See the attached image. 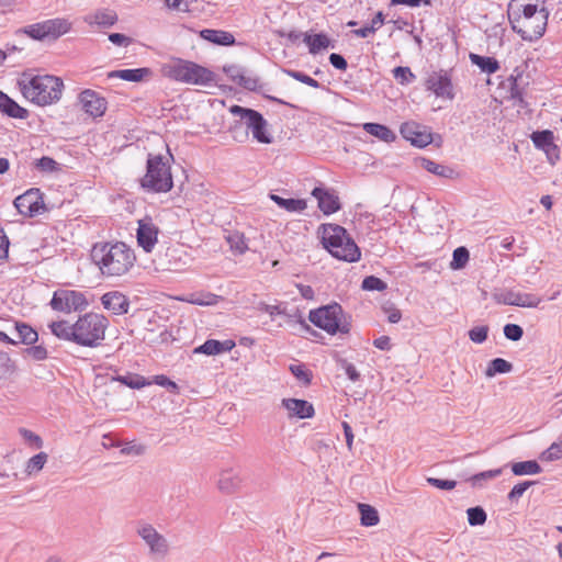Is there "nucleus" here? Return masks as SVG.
I'll list each match as a JSON object with an SVG mask.
<instances>
[{"label":"nucleus","mask_w":562,"mask_h":562,"mask_svg":"<svg viewBox=\"0 0 562 562\" xmlns=\"http://www.w3.org/2000/svg\"><path fill=\"white\" fill-rule=\"evenodd\" d=\"M282 406L288 409L290 417L304 419L314 415L313 405L305 400L284 398L282 400Z\"/></svg>","instance_id":"21"},{"label":"nucleus","mask_w":562,"mask_h":562,"mask_svg":"<svg viewBox=\"0 0 562 562\" xmlns=\"http://www.w3.org/2000/svg\"><path fill=\"white\" fill-rule=\"evenodd\" d=\"M496 301L505 305H514L519 307H537L541 302V297L530 293L506 291L497 295Z\"/></svg>","instance_id":"17"},{"label":"nucleus","mask_w":562,"mask_h":562,"mask_svg":"<svg viewBox=\"0 0 562 562\" xmlns=\"http://www.w3.org/2000/svg\"><path fill=\"white\" fill-rule=\"evenodd\" d=\"M363 130L380 140L391 143L396 139L395 133L385 125L379 123H364Z\"/></svg>","instance_id":"30"},{"label":"nucleus","mask_w":562,"mask_h":562,"mask_svg":"<svg viewBox=\"0 0 562 562\" xmlns=\"http://www.w3.org/2000/svg\"><path fill=\"white\" fill-rule=\"evenodd\" d=\"M235 347V342L231 339L220 341L215 339H209L201 346L194 349L196 353H204L207 356H215L223 352L231 351Z\"/></svg>","instance_id":"25"},{"label":"nucleus","mask_w":562,"mask_h":562,"mask_svg":"<svg viewBox=\"0 0 562 562\" xmlns=\"http://www.w3.org/2000/svg\"><path fill=\"white\" fill-rule=\"evenodd\" d=\"M91 259L103 276L116 278L130 272L135 265L136 256L123 241L97 243L91 249Z\"/></svg>","instance_id":"1"},{"label":"nucleus","mask_w":562,"mask_h":562,"mask_svg":"<svg viewBox=\"0 0 562 562\" xmlns=\"http://www.w3.org/2000/svg\"><path fill=\"white\" fill-rule=\"evenodd\" d=\"M513 370V364L503 358H495L490 361L487 369L485 371V375L487 378H492L495 374L499 373H508Z\"/></svg>","instance_id":"37"},{"label":"nucleus","mask_w":562,"mask_h":562,"mask_svg":"<svg viewBox=\"0 0 562 562\" xmlns=\"http://www.w3.org/2000/svg\"><path fill=\"white\" fill-rule=\"evenodd\" d=\"M14 206L20 214L29 217L36 216L46 211L43 194L40 189L32 188L14 200Z\"/></svg>","instance_id":"12"},{"label":"nucleus","mask_w":562,"mask_h":562,"mask_svg":"<svg viewBox=\"0 0 562 562\" xmlns=\"http://www.w3.org/2000/svg\"><path fill=\"white\" fill-rule=\"evenodd\" d=\"M426 87L436 97L452 100L454 97L451 78L447 71H434L426 80Z\"/></svg>","instance_id":"14"},{"label":"nucleus","mask_w":562,"mask_h":562,"mask_svg":"<svg viewBox=\"0 0 562 562\" xmlns=\"http://www.w3.org/2000/svg\"><path fill=\"white\" fill-rule=\"evenodd\" d=\"M400 132L403 138L417 147H425L432 142V134L429 128L414 121L403 123Z\"/></svg>","instance_id":"13"},{"label":"nucleus","mask_w":562,"mask_h":562,"mask_svg":"<svg viewBox=\"0 0 562 562\" xmlns=\"http://www.w3.org/2000/svg\"><path fill=\"white\" fill-rule=\"evenodd\" d=\"M308 319L316 327L327 331L329 335L349 334L351 329V316L345 313L342 307L333 303L312 310Z\"/></svg>","instance_id":"7"},{"label":"nucleus","mask_w":562,"mask_h":562,"mask_svg":"<svg viewBox=\"0 0 562 562\" xmlns=\"http://www.w3.org/2000/svg\"><path fill=\"white\" fill-rule=\"evenodd\" d=\"M112 380L119 381L131 389L137 390L150 384V382L139 374L117 375L112 378Z\"/></svg>","instance_id":"39"},{"label":"nucleus","mask_w":562,"mask_h":562,"mask_svg":"<svg viewBox=\"0 0 562 562\" xmlns=\"http://www.w3.org/2000/svg\"><path fill=\"white\" fill-rule=\"evenodd\" d=\"M303 42L308 46L311 54H317L322 49H326L331 46V42L328 36L324 33L311 35L308 33L303 34Z\"/></svg>","instance_id":"29"},{"label":"nucleus","mask_w":562,"mask_h":562,"mask_svg":"<svg viewBox=\"0 0 562 562\" xmlns=\"http://www.w3.org/2000/svg\"><path fill=\"white\" fill-rule=\"evenodd\" d=\"M393 76L401 85H407L415 79V75L412 72V70L408 67L402 66L395 67L393 69Z\"/></svg>","instance_id":"48"},{"label":"nucleus","mask_w":562,"mask_h":562,"mask_svg":"<svg viewBox=\"0 0 562 562\" xmlns=\"http://www.w3.org/2000/svg\"><path fill=\"white\" fill-rule=\"evenodd\" d=\"M36 167L41 171L52 172L58 169V162L50 157L44 156L36 161Z\"/></svg>","instance_id":"55"},{"label":"nucleus","mask_w":562,"mask_h":562,"mask_svg":"<svg viewBox=\"0 0 562 562\" xmlns=\"http://www.w3.org/2000/svg\"><path fill=\"white\" fill-rule=\"evenodd\" d=\"M329 63L331 64L333 67L341 71H345L348 67L345 57L337 53H333L329 55Z\"/></svg>","instance_id":"63"},{"label":"nucleus","mask_w":562,"mask_h":562,"mask_svg":"<svg viewBox=\"0 0 562 562\" xmlns=\"http://www.w3.org/2000/svg\"><path fill=\"white\" fill-rule=\"evenodd\" d=\"M158 234L159 228L151 217L146 216L138 221L137 243L146 252H150L154 249L158 241Z\"/></svg>","instance_id":"15"},{"label":"nucleus","mask_w":562,"mask_h":562,"mask_svg":"<svg viewBox=\"0 0 562 562\" xmlns=\"http://www.w3.org/2000/svg\"><path fill=\"white\" fill-rule=\"evenodd\" d=\"M20 434L22 435V437L25 440H27L31 443H34L36 446V448L42 447V445H43L42 438L40 436H37L36 434H34L33 431L25 429V428H21Z\"/></svg>","instance_id":"64"},{"label":"nucleus","mask_w":562,"mask_h":562,"mask_svg":"<svg viewBox=\"0 0 562 562\" xmlns=\"http://www.w3.org/2000/svg\"><path fill=\"white\" fill-rule=\"evenodd\" d=\"M87 305L88 301L85 294L74 290H58L50 301L53 310L64 313L82 311Z\"/></svg>","instance_id":"11"},{"label":"nucleus","mask_w":562,"mask_h":562,"mask_svg":"<svg viewBox=\"0 0 562 562\" xmlns=\"http://www.w3.org/2000/svg\"><path fill=\"white\" fill-rule=\"evenodd\" d=\"M101 303L103 307L114 315H124L128 312L130 300L125 294L119 291H110L102 295Z\"/></svg>","instance_id":"19"},{"label":"nucleus","mask_w":562,"mask_h":562,"mask_svg":"<svg viewBox=\"0 0 562 562\" xmlns=\"http://www.w3.org/2000/svg\"><path fill=\"white\" fill-rule=\"evenodd\" d=\"M117 19L116 12L112 9H98L83 16L85 23L100 27H110L117 22Z\"/></svg>","instance_id":"22"},{"label":"nucleus","mask_w":562,"mask_h":562,"mask_svg":"<svg viewBox=\"0 0 562 562\" xmlns=\"http://www.w3.org/2000/svg\"><path fill=\"white\" fill-rule=\"evenodd\" d=\"M312 195L324 214L329 215L340 210L339 198L334 190L317 187L313 189Z\"/></svg>","instance_id":"18"},{"label":"nucleus","mask_w":562,"mask_h":562,"mask_svg":"<svg viewBox=\"0 0 562 562\" xmlns=\"http://www.w3.org/2000/svg\"><path fill=\"white\" fill-rule=\"evenodd\" d=\"M361 288L366 291H384L387 284L375 276H368L363 279Z\"/></svg>","instance_id":"45"},{"label":"nucleus","mask_w":562,"mask_h":562,"mask_svg":"<svg viewBox=\"0 0 562 562\" xmlns=\"http://www.w3.org/2000/svg\"><path fill=\"white\" fill-rule=\"evenodd\" d=\"M49 327H50L52 333L56 337L75 342V335H76L75 324H69L66 321H59V322H53L49 325Z\"/></svg>","instance_id":"33"},{"label":"nucleus","mask_w":562,"mask_h":562,"mask_svg":"<svg viewBox=\"0 0 562 562\" xmlns=\"http://www.w3.org/2000/svg\"><path fill=\"white\" fill-rule=\"evenodd\" d=\"M339 366L352 382H357L360 379V373L352 363L345 359H340Z\"/></svg>","instance_id":"56"},{"label":"nucleus","mask_w":562,"mask_h":562,"mask_svg":"<svg viewBox=\"0 0 562 562\" xmlns=\"http://www.w3.org/2000/svg\"><path fill=\"white\" fill-rule=\"evenodd\" d=\"M471 63L477 66L483 72L495 74L499 69V63L494 57L481 56L470 53Z\"/></svg>","instance_id":"31"},{"label":"nucleus","mask_w":562,"mask_h":562,"mask_svg":"<svg viewBox=\"0 0 562 562\" xmlns=\"http://www.w3.org/2000/svg\"><path fill=\"white\" fill-rule=\"evenodd\" d=\"M515 475H535L541 473L542 469L536 460L516 462L512 464Z\"/></svg>","instance_id":"34"},{"label":"nucleus","mask_w":562,"mask_h":562,"mask_svg":"<svg viewBox=\"0 0 562 562\" xmlns=\"http://www.w3.org/2000/svg\"><path fill=\"white\" fill-rule=\"evenodd\" d=\"M19 33L26 34L29 37L35 41H45L46 34L42 22L30 24L18 31Z\"/></svg>","instance_id":"42"},{"label":"nucleus","mask_w":562,"mask_h":562,"mask_svg":"<svg viewBox=\"0 0 562 562\" xmlns=\"http://www.w3.org/2000/svg\"><path fill=\"white\" fill-rule=\"evenodd\" d=\"M488 334L487 326H476L470 329L469 337L473 342L482 344L486 340Z\"/></svg>","instance_id":"50"},{"label":"nucleus","mask_w":562,"mask_h":562,"mask_svg":"<svg viewBox=\"0 0 562 562\" xmlns=\"http://www.w3.org/2000/svg\"><path fill=\"white\" fill-rule=\"evenodd\" d=\"M19 86L25 99L41 106L58 102L64 89L61 78L53 75L30 76L24 74Z\"/></svg>","instance_id":"3"},{"label":"nucleus","mask_w":562,"mask_h":562,"mask_svg":"<svg viewBox=\"0 0 562 562\" xmlns=\"http://www.w3.org/2000/svg\"><path fill=\"white\" fill-rule=\"evenodd\" d=\"M24 352L34 360L41 361L47 358V350L43 346H32L24 350Z\"/></svg>","instance_id":"58"},{"label":"nucleus","mask_w":562,"mask_h":562,"mask_svg":"<svg viewBox=\"0 0 562 562\" xmlns=\"http://www.w3.org/2000/svg\"><path fill=\"white\" fill-rule=\"evenodd\" d=\"M79 101L83 111L92 117H101L108 109V101L91 89H86L79 94Z\"/></svg>","instance_id":"16"},{"label":"nucleus","mask_w":562,"mask_h":562,"mask_svg":"<svg viewBox=\"0 0 562 562\" xmlns=\"http://www.w3.org/2000/svg\"><path fill=\"white\" fill-rule=\"evenodd\" d=\"M270 199L288 212H303L307 207V203L303 199H284L277 194H270Z\"/></svg>","instance_id":"32"},{"label":"nucleus","mask_w":562,"mask_h":562,"mask_svg":"<svg viewBox=\"0 0 562 562\" xmlns=\"http://www.w3.org/2000/svg\"><path fill=\"white\" fill-rule=\"evenodd\" d=\"M324 247L337 259L347 262H356L360 259L361 252L347 231L337 224L324 226Z\"/></svg>","instance_id":"4"},{"label":"nucleus","mask_w":562,"mask_h":562,"mask_svg":"<svg viewBox=\"0 0 562 562\" xmlns=\"http://www.w3.org/2000/svg\"><path fill=\"white\" fill-rule=\"evenodd\" d=\"M162 72L176 81L196 86H210L215 83L216 78L215 74L207 68L180 58L165 64Z\"/></svg>","instance_id":"5"},{"label":"nucleus","mask_w":562,"mask_h":562,"mask_svg":"<svg viewBox=\"0 0 562 562\" xmlns=\"http://www.w3.org/2000/svg\"><path fill=\"white\" fill-rule=\"evenodd\" d=\"M512 29L524 41L535 42L543 36L549 19V11L537 4L521 3L518 8L508 10Z\"/></svg>","instance_id":"2"},{"label":"nucleus","mask_w":562,"mask_h":562,"mask_svg":"<svg viewBox=\"0 0 562 562\" xmlns=\"http://www.w3.org/2000/svg\"><path fill=\"white\" fill-rule=\"evenodd\" d=\"M14 371V363L9 355L0 350V378Z\"/></svg>","instance_id":"52"},{"label":"nucleus","mask_w":562,"mask_h":562,"mask_svg":"<svg viewBox=\"0 0 562 562\" xmlns=\"http://www.w3.org/2000/svg\"><path fill=\"white\" fill-rule=\"evenodd\" d=\"M467 514H468V521L471 526L484 525L487 519L485 510L480 506L469 508L467 510Z\"/></svg>","instance_id":"43"},{"label":"nucleus","mask_w":562,"mask_h":562,"mask_svg":"<svg viewBox=\"0 0 562 562\" xmlns=\"http://www.w3.org/2000/svg\"><path fill=\"white\" fill-rule=\"evenodd\" d=\"M135 531L148 548V553L151 558L161 560L168 555L170 546L167 538L151 524L138 521Z\"/></svg>","instance_id":"9"},{"label":"nucleus","mask_w":562,"mask_h":562,"mask_svg":"<svg viewBox=\"0 0 562 562\" xmlns=\"http://www.w3.org/2000/svg\"><path fill=\"white\" fill-rule=\"evenodd\" d=\"M504 335L507 339L512 341H518L521 339L524 330L521 326L517 324H506L504 326Z\"/></svg>","instance_id":"49"},{"label":"nucleus","mask_w":562,"mask_h":562,"mask_svg":"<svg viewBox=\"0 0 562 562\" xmlns=\"http://www.w3.org/2000/svg\"><path fill=\"white\" fill-rule=\"evenodd\" d=\"M109 321L98 313H87L75 323V342L85 347H97L104 339Z\"/></svg>","instance_id":"8"},{"label":"nucleus","mask_w":562,"mask_h":562,"mask_svg":"<svg viewBox=\"0 0 562 562\" xmlns=\"http://www.w3.org/2000/svg\"><path fill=\"white\" fill-rule=\"evenodd\" d=\"M231 112L240 117V123L251 131L254 138L262 144H270L272 142L271 135L267 131L268 122L256 110L243 108L240 105H233Z\"/></svg>","instance_id":"10"},{"label":"nucleus","mask_w":562,"mask_h":562,"mask_svg":"<svg viewBox=\"0 0 562 562\" xmlns=\"http://www.w3.org/2000/svg\"><path fill=\"white\" fill-rule=\"evenodd\" d=\"M140 187L154 193H166L172 189L173 180L167 158L161 155H148L146 173L140 179Z\"/></svg>","instance_id":"6"},{"label":"nucleus","mask_w":562,"mask_h":562,"mask_svg":"<svg viewBox=\"0 0 562 562\" xmlns=\"http://www.w3.org/2000/svg\"><path fill=\"white\" fill-rule=\"evenodd\" d=\"M258 82L259 80L257 78L248 77L241 74L236 83L250 91H256L258 88Z\"/></svg>","instance_id":"61"},{"label":"nucleus","mask_w":562,"mask_h":562,"mask_svg":"<svg viewBox=\"0 0 562 562\" xmlns=\"http://www.w3.org/2000/svg\"><path fill=\"white\" fill-rule=\"evenodd\" d=\"M14 330L18 334V344L33 345L38 339L37 331L27 324L16 323Z\"/></svg>","instance_id":"35"},{"label":"nucleus","mask_w":562,"mask_h":562,"mask_svg":"<svg viewBox=\"0 0 562 562\" xmlns=\"http://www.w3.org/2000/svg\"><path fill=\"white\" fill-rule=\"evenodd\" d=\"M469 250L465 247H458L453 251L452 261L450 263L452 269H462L469 261Z\"/></svg>","instance_id":"44"},{"label":"nucleus","mask_w":562,"mask_h":562,"mask_svg":"<svg viewBox=\"0 0 562 562\" xmlns=\"http://www.w3.org/2000/svg\"><path fill=\"white\" fill-rule=\"evenodd\" d=\"M419 166L423 169L427 170L428 172L434 173L439 177H442V178H450L453 173V170L451 168L440 165V164H437L427 158H420Z\"/></svg>","instance_id":"36"},{"label":"nucleus","mask_w":562,"mask_h":562,"mask_svg":"<svg viewBox=\"0 0 562 562\" xmlns=\"http://www.w3.org/2000/svg\"><path fill=\"white\" fill-rule=\"evenodd\" d=\"M45 34L47 40H57L67 34L72 23L66 18H55L43 21Z\"/></svg>","instance_id":"23"},{"label":"nucleus","mask_w":562,"mask_h":562,"mask_svg":"<svg viewBox=\"0 0 562 562\" xmlns=\"http://www.w3.org/2000/svg\"><path fill=\"white\" fill-rule=\"evenodd\" d=\"M200 34L203 40L217 45L228 46L235 43L234 35L226 31L205 29Z\"/></svg>","instance_id":"27"},{"label":"nucleus","mask_w":562,"mask_h":562,"mask_svg":"<svg viewBox=\"0 0 562 562\" xmlns=\"http://www.w3.org/2000/svg\"><path fill=\"white\" fill-rule=\"evenodd\" d=\"M284 72L289 77H291V78H293V79H295V80H297V81H300L302 83H305V85H307L310 87H313V88H319L321 87V85H319V82L317 80L313 79L312 77L307 76L304 72H301V71H297V70H292V69H286V70H284Z\"/></svg>","instance_id":"47"},{"label":"nucleus","mask_w":562,"mask_h":562,"mask_svg":"<svg viewBox=\"0 0 562 562\" xmlns=\"http://www.w3.org/2000/svg\"><path fill=\"white\" fill-rule=\"evenodd\" d=\"M427 482L434 487L447 491L453 490L457 485V482L453 480H441L437 477H428Z\"/></svg>","instance_id":"57"},{"label":"nucleus","mask_w":562,"mask_h":562,"mask_svg":"<svg viewBox=\"0 0 562 562\" xmlns=\"http://www.w3.org/2000/svg\"><path fill=\"white\" fill-rule=\"evenodd\" d=\"M48 456L46 452H40L32 458L29 459L25 467V472L27 475H33L38 473L47 462Z\"/></svg>","instance_id":"40"},{"label":"nucleus","mask_w":562,"mask_h":562,"mask_svg":"<svg viewBox=\"0 0 562 562\" xmlns=\"http://www.w3.org/2000/svg\"><path fill=\"white\" fill-rule=\"evenodd\" d=\"M227 241L232 249L236 250L239 254H244L247 250V244L244 240V237L238 234H232L227 237Z\"/></svg>","instance_id":"54"},{"label":"nucleus","mask_w":562,"mask_h":562,"mask_svg":"<svg viewBox=\"0 0 562 562\" xmlns=\"http://www.w3.org/2000/svg\"><path fill=\"white\" fill-rule=\"evenodd\" d=\"M243 484V477L239 473L233 470H225L220 473L217 486L221 492L225 494L235 493L240 488Z\"/></svg>","instance_id":"24"},{"label":"nucleus","mask_w":562,"mask_h":562,"mask_svg":"<svg viewBox=\"0 0 562 562\" xmlns=\"http://www.w3.org/2000/svg\"><path fill=\"white\" fill-rule=\"evenodd\" d=\"M166 258L168 260L169 270H180L184 267L189 266L192 261V258L187 252L182 245H176L167 248Z\"/></svg>","instance_id":"20"},{"label":"nucleus","mask_w":562,"mask_h":562,"mask_svg":"<svg viewBox=\"0 0 562 562\" xmlns=\"http://www.w3.org/2000/svg\"><path fill=\"white\" fill-rule=\"evenodd\" d=\"M532 484V481H525L522 483L516 484L508 493V499L512 502L518 501Z\"/></svg>","instance_id":"51"},{"label":"nucleus","mask_w":562,"mask_h":562,"mask_svg":"<svg viewBox=\"0 0 562 562\" xmlns=\"http://www.w3.org/2000/svg\"><path fill=\"white\" fill-rule=\"evenodd\" d=\"M562 458V442H553L540 454L542 461H557Z\"/></svg>","instance_id":"46"},{"label":"nucleus","mask_w":562,"mask_h":562,"mask_svg":"<svg viewBox=\"0 0 562 562\" xmlns=\"http://www.w3.org/2000/svg\"><path fill=\"white\" fill-rule=\"evenodd\" d=\"M148 74H150V70L148 68L121 69V70L110 71L108 74V78L109 79L120 78L125 81L139 82Z\"/></svg>","instance_id":"28"},{"label":"nucleus","mask_w":562,"mask_h":562,"mask_svg":"<svg viewBox=\"0 0 562 562\" xmlns=\"http://www.w3.org/2000/svg\"><path fill=\"white\" fill-rule=\"evenodd\" d=\"M154 382L157 385H160V386H164V387L168 389V391L171 392V393L177 394L179 392V386L177 385V383L171 381L166 375H162V374L161 375H156L155 379H154Z\"/></svg>","instance_id":"59"},{"label":"nucleus","mask_w":562,"mask_h":562,"mask_svg":"<svg viewBox=\"0 0 562 562\" xmlns=\"http://www.w3.org/2000/svg\"><path fill=\"white\" fill-rule=\"evenodd\" d=\"M290 370L292 374L304 384H308L311 382V373L303 364H291Z\"/></svg>","instance_id":"53"},{"label":"nucleus","mask_w":562,"mask_h":562,"mask_svg":"<svg viewBox=\"0 0 562 562\" xmlns=\"http://www.w3.org/2000/svg\"><path fill=\"white\" fill-rule=\"evenodd\" d=\"M554 135L551 131L546 130L541 132H533L531 135V139L535 146L541 150H544L549 146L553 144Z\"/></svg>","instance_id":"41"},{"label":"nucleus","mask_w":562,"mask_h":562,"mask_svg":"<svg viewBox=\"0 0 562 562\" xmlns=\"http://www.w3.org/2000/svg\"><path fill=\"white\" fill-rule=\"evenodd\" d=\"M361 525L371 527L379 524V514L375 508L368 504H359Z\"/></svg>","instance_id":"38"},{"label":"nucleus","mask_w":562,"mask_h":562,"mask_svg":"<svg viewBox=\"0 0 562 562\" xmlns=\"http://www.w3.org/2000/svg\"><path fill=\"white\" fill-rule=\"evenodd\" d=\"M258 82L259 80L257 78L248 77L241 74L236 83L250 91H256L258 88Z\"/></svg>","instance_id":"62"},{"label":"nucleus","mask_w":562,"mask_h":562,"mask_svg":"<svg viewBox=\"0 0 562 562\" xmlns=\"http://www.w3.org/2000/svg\"><path fill=\"white\" fill-rule=\"evenodd\" d=\"M259 310L265 313H268L271 317H273L276 315H286L285 308L281 304L280 305H270L267 303H260Z\"/></svg>","instance_id":"60"},{"label":"nucleus","mask_w":562,"mask_h":562,"mask_svg":"<svg viewBox=\"0 0 562 562\" xmlns=\"http://www.w3.org/2000/svg\"><path fill=\"white\" fill-rule=\"evenodd\" d=\"M0 111L10 117L26 119L29 112L26 109L20 106L13 99L0 91Z\"/></svg>","instance_id":"26"}]
</instances>
